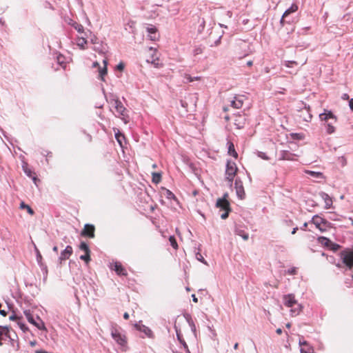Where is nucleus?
Returning a JSON list of instances; mask_svg holds the SVG:
<instances>
[{"label": "nucleus", "mask_w": 353, "mask_h": 353, "mask_svg": "<svg viewBox=\"0 0 353 353\" xmlns=\"http://www.w3.org/2000/svg\"><path fill=\"white\" fill-rule=\"evenodd\" d=\"M283 304L290 307V314L292 316H297L301 311L302 307L299 304L295 299V296L293 294H285L283 297Z\"/></svg>", "instance_id": "obj_1"}, {"label": "nucleus", "mask_w": 353, "mask_h": 353, "mask_svg": "<svg viewBox=\"0 0 353 353\" xmlns=\"http://www.w3.org/2000/svg\"><path fill=\"white\" fill-rule=\"evenodd\" d=\"M319 118L321 121L326 122V132L327 134H332L335 132V128L333 123L336 122V117L331 112L325 110L323 113L319 114Z\"/></svg>", "instance_id": "obj_2"}, {"label": "nucleus", "mask_w": 353, "mask_h": 353, "mask_svg": "<svg viewBox=\"0 0 353 353\" xmlns=\"http://www.w3.org/2000/svg\"><path fill=\"white\" fill-rule=\"evenodd\" d=\"M311 223L314 224L316 228L322 232L332 228V223L323 218L320 214L314 215L312 218Z\"/></svg>", "instance_id": "obj_3"}, {"label": "nucleus", "mask_w": 353, "mask_h": 353, "mask_svg": "<svg viewBox=\"0 0 353 353\" xmlns=\"http://www.w3.org/2000/svg\"><path fill=\"white\" fill-rule=\"evenodd\" d=\"M227 196L228 194H225L223 197L219 199L216 203V207L219 208L221 210L224 211V212L221 215V218L222 219L228 218L230 211V203L226 199Z\"/></svg>", "instance_id": "obj_4"}, {"label": "nucleus", "mask_w": 353, "mask_h": 353, "mask_svg": "<svg viewBox=\"0 0 353 353\" xmlns=\"http://www.w3.org/2000/svg\"><path fill=\"white\" fill-rule=\"evenodd\" d=\"M237 166L235 162L228 160L226 163L225 169V179L230 182L232 183L234 177L237 172Z\"/></svg>", "instance_id": "obj_5"}, {"label": "nucleus", "mask_w": 353, "mask_h": 353, "mask_svg": "<svg viewBox=\"0 0 353 353\" xmlns=\"http://www.w3.org/2000/svg\"><path fill=\"white\" fill-rule=\"evenodd\" d=\"M111 336L118 345L123 347H126V336L125 334H122L118 329L112 327L111 330Z\"/></svg>", "instance_id": "obj_6"}, {"label": "nucleus", "mask_w": 353, "mask_h": 353, "mask_svg": "<svg viewBox=\"0 0 353 353\" xmlns=\"http://www.w3.org/2000/svg\"><path fill=\"white\" fill-rule=\"evenodd\" d=\"M341 257L343 263L352 270L353 268V250H343L341 252Z\"/></svg>", "instance_id": "obj_7"}, {"label": "nucleus", "mask_w": 353, "mask_h": 353, "mask_svg": "<svg viewBox=\"0 0 353 353\" xmlns=\"http://www.w3.org/2000/svg\"><path fill=\"white\" fill-rule=\"evenodd\" d=\"M234 188L236 190L237 196L241 199H243L245 198V193L244 191L243 183L239 178H236L235 180Z\"/></svg>", "instance_id": "obj_8"}, {"label": "nucleus", "mask_w": 353, "mask_h": 353, "mask_svg": "<svg viewBox=\"0 0 353 353\" xmlns=\"http://www.w3.org/2000/svg\"><path fill=\"white\" fill-rule=\"evenodd\" d=\"M114 106L119 116H122V119L125 120V123H127L128 121L125 119V117L126 116V108L123 106L122 103L119 99H115L114 100Z\"/></svg>", "instance_id": "obj_9"}, {"label": "nucleus", "mask_w": 353, "mask_h": 353, "mask_svg": "<svg viewBox=\"0 0 353 353\" xmlns=\"http://www.w3.org/2000/svg\"><path fill=\"white\" fill-rule=\"evenodd\" d=\"M94 230H95V228L93 225L87 223L85 225L84 228L81 231V234L83 236L94 238Z\"/></svg>", "instance_id": "obj_10"}, {"label": "nucleus", "mask_w": 353, "mask_h": 353, "mask_svg": "<svg viewBox=\"0 0 353 353\" xmlns=\"http://www.w3.org/2000/svg\"><path fill=\"white\" fill-rule=\"evenodd\" d=\"M73 252L72 246L67 245L66 248L61 252L59 257V261L60 264H62L63 261L69 259Z\"/></svg>", "instance_id": "obj_11"}, {"label": "nucleus", "mask_w": 353, "mask_h": 353, "mask_svg": "<svg viewBox=\"0 0 353 353\" xmlns=\"http://www.w3.org/2000/svg\"><path fill=\"white\" fill-rule=\"evenodd\" d=\"M134 327L139 330V332L143 333L145 336L148 337H152V330L145 325H143L141 323V321H139V323H137L134 324Z\"/></svg>", "instance_id": "obj_12"}, {"label": "nucleus", "mask_w": 353, "mask_h": 353, "mask_svg": "<svg viewBox=\"0 0 353 353\" xmlns=\"http://www.w3.org/2000/svg\"><path fill=\"white\" fill-rule=\"evenodd\" d=\"M68 24L71 26L72 28H74L79 33L85 34V37H88V34H91V32L90 30H88V32H85L84 28L81 24L72 19L70 20Z\"/></svg>", "instance_id": "obj_13"}, {"label": "nucleus", "mask_w": 353, "mask_h": 353, "mask_svg": "<svg viewBox=\"0 0 353 353\" xmlns=\"http://www.w3.org/2000/svg\"><path fill=\"white\" fill-rule=\"evenodd\" d=\"M103 63L104 64V67L103 68H101L99 67V64L98 63V62H94L93 63V65L92 66L94 68H96V67H99V79L102 81H104V77L105 75H106L107 74V64H108V61L106 59H104L103 61Z\"/></svg>", "instance_id": "obj_14"}, {"label": "nucleus", "mask_w": 353, "mask_h": 353, "mask_svg": "<svg viewBox=\"0 0 353 353\" xmlns=\"http://www.w3.org/2000/svg\"><path fill=\"white\" fill-rule=\"evenodd\" d=\"M7 338L10 339V341H14L12 337L10 330H9L8 327L0 326V339L5 340Z\"/></svg>", "instance_id": "obj_15"}, {"label": "nucleus", "mask_w": 353, "mask_h": 353, "mask_svg": "<svg viewBox=\"0 0 353 353\" xmlns=\"http://www.w3.org/2000/svg\"><path fill=\"white\" fill-rule=\"evenodd\" d=\"M146 30L150 40L157 41L159 39V36L155 26H150V27H148Z\"/></svg>", "instance_id": "obj_16"}, {"label": "nucleus", "mask_w": 353, "mask_h": 353, "mask_svg": "<svg viewBox=\"0 0 353 353\" xmlns=\"http://www.w3.org/2000/svg\"><path fill=\"white\" fill-rule=\"evenodd\" d=\"M321 199L325 201V208L330 209L332 205V200L331 197L325 192H321L319 193Z\"/></svg>", "instance_id": "obj_17"}, {"label": "nucleus", "mask_w": 353, "mask_h": 353, "mask_svg": "<svg viewBox=\"0 0 353 353\" xmlns=\"http://www.w3.org/2000/svg\"><path fill=\"white\" fill-rule=\"evenodd\" d=\"M294 154L291 153L288 150H282L280 152V160H294Z\"/></svg>", "instance_id": "obj_18"}, {"label": "nucleus", "mask_w": 353, "mask_h": 353, "mask_svg": "<svg viewBox=\"0 0 353 353\" xmlns=\"http://www.w3.org/2000/svg\"><path fill=\"white\" fill-rule=\"evenodd\" d=\"M114 270L118 275H126V270L123 268L121 263L116 262L114 265Z\"/></svg>", "instance_id": "obj_19"}, {"label": "nucleus", "mask_w": 353, "mask_h": 353, "mask_svg": "<svg viewBox=\"0 0 353 353\" xmlns=\"http://www.w3.org/2000/svg\"><path fill=\"white\" fill-rule=\"evenodd\" d=\"M235 234L238 236H241L243 239L245 241H247L249 239L248 233L244 231V230H243L241 228H236Z\"/></svg>", "instance_id": "obj_20"}, {"label": "nucleus", "mask_w": 353, "mask_h": 353, "mask_svg": "<svg viewBox=\"0 0 353 353\" xmlns=\"http://www.w3.org/2000/svg\"><path fill=\"white\" fill-rule=\"evenodd\" d=\"M176 337H177V339L179 341V343L183 345V348L185 349V352L186 353H190V350L188 349L187 343H185V340L183 339L182 335L181 334V333L179 332L177 330H176Z\"/></svg>", "instance_id": "obj_21"}, {"label": "nucleus", "mask_w": 353, "mask_h": 353, "mask_svg": "<svg viewBox=\"0 0 353 353\" xmlns=\"http://www.w3.org/2000/svg\"><path fill=\"white\" fill-rule=\"evenodd\" d=\"M228 153L234 157L235 159H236L238 157V154L237 152H236L235 149H234V145L233 144V143L230 142V141H228Z\"/></svg>", "instance_id": "obj_22"}, {"label": "nucleus", "mask_w": 353, "mask_h": 353, "mask_svg": "<svg viewBox=\"0 0 353 353\" xmlns=\"http://www.w3.org/2000/svg\"><path fill=\"white\" fill-rule=\"evenodd\" d=\"M88 37H85V35L83 36V37H79L77 39V46L81 48V49H85V45L88 43V41L86 39V38H88Z\"/></svg>", "instance_id": "obj_23"}, {"label": "nucleus", "mask_w": 353, "mask_h": 353, "mask_svg": "<svg viewBox=\"0 0 353 353\" xmlns=\"http://www.w3.org/2000/svg\"><path fill=\"white\" fill-rule=\"evenodd\" d=\"M234 108L239 109L243 103V96L235 97L234 98Z\"/></svg>", "instance_id": "obj_24"}, {"label": "nucleus", "mask_w": 353, "mask_h": 353, "mask_svg": "<svg viewBox=\"0 0 353 353\" xmlns=\"http://www.w3.org/2000/svg\"><path fill=\"white\" fill-rule=\"evenodd\" d=\"M298 10V6L296 4H292L288 9H287L283 14V18H287L288 16L296 12Z\"/></svg>", "instance_id": "obj_25"}, {"label": "nucleus", "mask_w": 353, "mask_h": 353, "mask_svg": "<svg viewBox=\"0 0 353 353\" xmlns=\"http://www.w3.org/2000/svg\"><path fill=\"white\" fill-rule=\"evenodd\" d=\"M23 313L29 323H30L32 325L36 324V320L34 319L32 314L30 312V310H24Z\"/></svg>", "instance_id": "obj_26"}, {"label": "nucleus", "mask_w": 353, "mask_h": 353, "mask_svg": "<svg viewBox=\"0 0 353 353\" xmlns=\"http://www.w3.org/2000/svg\"><path fill=\"white\" fill-rule=\"evenodd\" d=\"M36 324H33L35 327H37L40 330H46V327L43 321L40 319L39 316H37Z\"/></svg>", "instance_id": "obj_27"}, {"label": "nucleus", "mask_w": 353, "mask_h": 353, "mask_svg": "<svg viewBox=\"0 0 353 353\" xmlns=\"http://www.w3.org/2000/svg\"><path fill=\"white\" fill-rule=\"evenodd\" d=\"M319 241L326 247H330L331 246V244H332V242L329 239L325 236H320L319 238Z\"/></svg>", "instance_id": "obj_28"}, {"label": "nucleus", "mask_w": 353, "mask_h": 353, "mask_svg": "<svg viewBox=\"0 0 353 353\" xmlns=\"http://www.w3.org/2000/svg\"><path fill=\"white\" fill-rule=\"evenodd\" d=\"M152 182L158 184L161 181V174L160 172H152Z\"/></svg>", "instance_id": "obj_29"}, {"label": "nucleus", "mask_w": 353, "mask_h": 353, "mask_svg": "<svg viewBox=\"0 0 353 353\" xmlns=\"http://www.w3.org/2000/svg\"><path fill=\"white\" fill-rule=\"evenodd\" d=\"M20 208L27 210V212L30 215H33L34 214V210L27 204H26L24 202H21L20 203Z\"/></svg>", "instance_id": "obj_30"}, {"label": "nucleus", "mask_w": 353, "mask_h": 353, "mask_svg": "<svg viewBox=\"0 0 353 353\" xmlns=\"http://www.w3.org/2000/svg\"><path fill=\"white\" fill-rule=\"evenodd\" d=\"M301 353H313L314 349L308 343L306 345H305L301 348Z\"/></svg>", "instance_id": "obj_31"}, {"label": "nucleus", "mask_w": 353, "mask_h": 353, "mask_svg": "<svg viewBox=\"0 0 353 353\" xmlns=\"http://www.w3.org/2000/svg\"><path fill=\"white\" fill-rule=\"evenodd\" d=\"M310 176L317 178V179H322L323 175V173L320 172H314V171H307L306 172Z\"/></svg>", "instance_id": "obj_32"}, {"label": "nucleus", "mask_w": 353, "mask_h": 353, "mask_svg": "<svg viewBox=\"0 0 353 353\" xmlns=\"http://www.w3.org/2000/svg\"><path fill=\"white\" fill-rule=\"evenodd\" d=\"M42 272H43V274L44 276V277H46L47 275H48V268H47V265L43 263V262H41L39 263H38Z\"/></svg>", "instance_id": "obj_33"}, {"label": "nucleus", "mask_w": 353, "mask_h": 353, "mask_svg": "<svg viewBox=\"0 0 353 353\" xmlns=\"http://www.w3.org/2000/svg\"><path fill=\"white\" fill-rule=\"evenodd\" d=\"M79 248L84 251L85 253H90V250L88 245L85 242H81L79 245Z\"/></svg>", "instance_id": "obj_34"}, {"label": "nucleus", "mask_w": 353, "mask_h": 353, "mask_svg": "<svg viewBox=\"0 0 353 353\" xmlns=\"http://www.w3.org/2000/svg\"><path fill=\"white\" fill-rule=\"evenodd\" d=\"M199 22L200 23V25L198 27L197 31L199 34H201L204 30L205 22L203 19H199Z\"/></svg>", "instance_id": "obj_35"}, {"label": "nucleus", "mask_w": 353, "mask_h": 353, "mask_svg": "<svg viewBox=\"0 0 353 353\" xmlns=\"http://www.w3.org/2000/svg\"><path fill=\"white\" fill-rule=\"evenodd\" d=\"M204 48L201 46H196L193 50L194 55H198L203 53Z\"/></svg>", "instance_id": "obj_36"}, {"label": "nucleus", "mask_w": 353, "mask_h": 353, "mask_svg": "<svg viewBox=\"0 0 353 353\" xmlns=\"http://www.w3.org/2000/svg\"><path fill=\"white\" fill-rule=\"evenodd\" d=\"M80 259L84 261L88 264L91 260L90 253H85V254L80 256Z\"/></svg>", "instance_id": "obj_37"}, {"label": "nucleus", "mask_w": 353, "mask_h": 353, "mask_svg": "<svg viewBox=\"0 0 353 353\" xmlns=\"http://www.w3.org/2000/svg\"><path fill=\"white\" fill-rule=\"evenodd\" d=\"M17 324L19 325V327H20V329L23 332H26L28 328V327L26 326V325L23 323L21 322V320H19L18 322H17Z\"/></svg>", "instance_id": "obj_38"}, {"label": "nucleus", "mask_w": 353, "mask_h": 353, "mask_svg": "<svg viewBox=\"0 0 353 353\" xmlns=\"http://www.w3.org/2000/svg\"><path fill=\"white\" fill-rule=\"evenodd\" d=\"M35 251H36V253H37V256H36V258H37V261L38 263H41V262H43V258H42V256L39 252V250L35 248Z\"/></svg>", "instance_id": "obj_39"}, {"label": "nucleus", "mask_w": 353, "mask_h": 353, "mask_svg": "<svg viewBox=\"0 0 353 353\" xmlns=\"http://www.w3.org/2000/svg\"><path fill=\"white\" fill-rule=\"evenodd\" d=\"M165 196L168 199H174V194L169 190L165 189Z\"/></svg>", "instance_id": "obj_40"}, {"label": "nucleus", "mask_w": 353, "mask_h": 353, "mask_svg": "<svg viewBox=\"0 0 353 353\" xmlns=\"http://www.w3.org/2000/svg\"><path fill=\"white\" fill-rule=\"evenodd\" d=\"M115 138L117 139V141L121 145L122 139H124V136L120 133H116Z\"/></svg>", "instance_id": "obj_41"}, {"label": "nucleus", "mask_w": 353, "mask_h": 353, "mask_svg": "<svg viewBox=\"0 0 353 353\" xmlns=\"http://www.w3.org/2000/svg\"><path fill=\"white\" fill-rule=\"evenodd\" d=\"M170 242L171 245L174 248H176L178 247L177 243H176V240H175L174 236H170Z\"/></svg>", "instance_id": "obj_42"}, {"label": "nucleus", "mask_w": 353, "mask_h": 353, "mask_svg": "<svg viewBox=\"0 0 353 353\" xmlns=\"http://www.w3.org/2000/svg\"><path fill=\"white\" fill-rule=\"evenodd\" d=\"M293 65H297V63L295 61H287L285 63V65L288 68L292 67Z\"/></svg>", "instance_id": "obj_43"}, {"label": "nucleus", "mask_w": 353, "mask_h": 353, "mask_svg": "<svg viewBox=\"0 0 353 353\" xmlns=\"http://www.w3.org/2000/svg\"><path fill=\"white\" fill-rule=\"evenodd\" d=\"M9 319L11 321H17V322L21 319V317L18 316L16 314H12L10 316Z\"/></svg>", "instance_id": "obj_44"}, {"label": "nucleus", "mask_w": 353, "mask_h": 353, "mask_svg": "<svg viewBox=\"0 0 353 353\" xmlns=\"http://www.w3.org/2000/svg\"><path fill=\"white\" fill-rule=\"evenodd\" d=\"M185 79H187V81H188V82H192V81H195V80H198V79H199V77H191L190 75H188V76L185 77Z\"/></svg>", "instance_id": "obj_45"}, {"label": "nucleus", "mask_w": 353, "mask_h": 353, "mask_svg": "<svg viewBox=\"0 0 353 353\" xmlns=\"http://www.w3.org/2000/svg\"><path fill=\"white\" fill-rule=\"evenodd\" d=\"M196 259H197L199 261H201V262H203V263H206V262L204 261L203 257L202 256V255H201L199 252H197V253L196 254Z\"/></svg>", "instance_id": "obj_46"}, {"label": "nucleus", "mask_w": 353, "mask_h": 353, "mask_svg": "<svg viewBox=\"0 0 353 353\" xmlns=\"http://www.w3.org/2000/svg\"><path fill=\"white\" fill-rule=\"evenodd\" d=\"M288 273L291 275H294L296 274V268H292L288 270Z\"/></svg>", "instance_id": "obj_47"}, {"label": "nucleus", "mask_w": 353, "mask_h": 353, "mask_svg": "<svg viewBox=\"0 0 353 353\" xmlns=\"http://www.w3.org/2000/svg\"><path fill=\"white\" fill-rule=\"evenodd\" d=\"M91 36V38H90V41L91 43H92L93 44H97L98 42H97V37L94 35H92V34H90Z\"/></svg>", "instance_id": "obj_48"}, {"label": "nucleus", "mask_w": 353, "mask_h": 353, "mask_svg": "<svg viewBox=\"0 0 353 353\" xmlns=\"http://www.w3.org/2000/svg\"><path fill=\"white\" fill-rule=\"evenodd\" d=\"M331 250H334V251H336L339 248V245L336 244V243H332V244H331V246H330Z\"/></svg>", "instance_id": "obj_49"}, {"label": "nucleus", "mask_w": 353, "mask_h": 353, "mask_svg": "<svg viewBox=\"0 0 353 353\" xmlns=\"http://www.w3.org/2000/svg\"><path fill=\"white\" fill-rule=\"evenodd\" d=\"M299 344L301 347V348L305 345H306L307 344H308V343L306 341H304V340H302L301 339H299Z\"/></svg>", "instance_id": "obj_50"}, {"label": "nucleus", "mask_w": 353, "mask_h": 353, "mask_svg": "<svg viewBox=\"0 0 353 353\" xmlns=\"http://www.w3.org/2000/svg\"><path fill=\"white\" fill-rule=\"evenodd\" d=\"M11 343H12V345L15 348L16 350H19V344L18 342L16 343V345H15V340L14 341H11Z\"/></svg>", "instance_id": "obj_51"}, {"label": "nucleus", "mask_w": 353, "mask_h": 353, "mask_svg": "<svg viewBox=\"0 0 353 353\" xmlns=\"http://www.w3.org/2000/svg\"><path fill=\"white\" fill-rule=\"evenodd\" d=\"M94 50L98 51L99 53H103L105 48L103 46H101V48L99 49L98 47H94Z\"/></svg>", "instance_id": "obj_52"}, {"label": "nucleus", "mask_w": 353, "mask_h": 353, "mask_svg": "<svg viewBox=\"0 0 353 353\" xmlns=\"http://www.w3.org/2000/svg\"><path fill=\"white\" fill-rule=\"evenodd\" d=\"M117 68L119 70H123L124 68V64L123 63H120L117 65Z\"/></svg>", "instance_id": "obj_53"}, {"label": "nucleus", "mask_w": 353, "mask_h": 353, "mask_svg": "<svg viewBox=\"0 0 353 353\" xmlns=\"http://www.w3.org/2000/svg\"><path fill=\"white\" fill-rule=\"evenodd\" d=\"M259 157H260L261 158L265 159V160L268 159V157H267V155L263 152H260L259 154Z\"/></svg>", "instance_id": "obj_54"}, {"label": "nucleus", "mask_w": 353, "mask_h": 353, "mask_svg": "<svg viewBox=\"0 0 353 353\" xmlns=\"http://www.w3.org/2000/svg\"><path fill=\"white\" fill-rule=\"evenodd\" d=\"M285 19L286 18H283V17H281V21H280V23L281 24V26H284L285 23H290V21H285Z\"/></svg>", "instance_id": "obj_55"}, {"label": "nucleus", "mask_w": 353, "mask_h": 353, "mask_svg": "<svg viewBox=\"0 0 353 353\" xmlns=\"http://www.w3.org/2000/svg\"><path fill=\"white\" fill-rule=\"evenodd\" d=\"M349 106H350V108L353 111V99H351L349 101Z\"/></svg>", "instance_id": "obj_56"}, {"label": "nucleus", "mask_w": 353, "mask_h": 353, "mask_svg": "<svg viewBox=\"0 0 353 353\" xmlns=\"http://www.w3.org/2000/svg\"><path fill=\"white\" fill-rule=\"evenodd\" d=\"M341 98L343 100H347V99H349V95L345 93L342 95Z\"/></svg>", "instance_id": "obj_57"}, {"label": "nucleus", "mask_w": 353, "mask_h": 353, "mask_svg": "<svg viewBox=\"0 0 353 353\" xmlns=\"http://www.w3.org/2000/svg\"><path fill=\"white\" fill-rule=\"evenodd\" d=\"M0 314L2 315L3 316H6L7 315V312L3 310H0Z\"/></svg>", "instance_id": "obj_58"}, {"label": "nucleus", "mask_w": 353, "mask_h": 353, "mask_svg": "<svg viewBox=\"0 0 353 353\" xmlns=\"http://www.w3.org/2000/svg\"><path fill=\"white\" fill-rule=\"evenodd\" d=\"M10 333L12 334V337L14 339V337L17 338V336L15 333V332L12 330H10Z\"/></svg>", "instance_id": "obj_59"}, {"label": "nucleus", "mask_w": 353, "mask_h": 353, "mask_svg": "<svg viewBox=\"0 0 353 353\" xmlns=\"http://www.w3.org/2000/svg\"><path fill=\"white\" fill-rule=\"evenodd\" d=\"M192 301H193L194 303H197V302H198V299L196 298V296H195V294H192Z\"/></svg>", "instance_id": "obj_60"}, {"label": "nucleus", "mask_w": 353, "mask_h": 353, "mask_svg": "<svg viewBox=\"0 0 353 353\" xmlns=\"http://www.w3.org/2000/svg\"><path fill=\"white\" fill-rule=\"evenodd\" d=\"M221 36H220L219 37V39L214 42V45L215 46H218L219 43H220V41H221Z\"/></svg>", "instance_id": "obj_61"}, {"label": "nucleus", "mask_w": 353, "mask_h": 353, "mask_svg": "<svg viewBox=\"0 0 353 353\" xmlns=\"http://www.w3.org/2000/svg\"><path fill=\"white\" fill-rule=\"evenodd\" d=\"M123 318L125 319H129V314L128 312H125L124 314H123Z\"/></svg>", "instance_id": "obj_62"}, {"label": "nucleus", "mask_w": 353, "mask_h": 353, "mask_svg": "<svg viewBox=\"0 0 353 353\" xmlns=\"http://www.w3.org/2000/svg\"><path fill=\"white\" fill-rule=\"evenodd\" d=\"M276 334H282V330L281 328H278L276 330Z\"/></svg>", "instance_id": "obj_63"}, {"label": "nucleus", "mask_w": 353, "mask_h": 353, "mask_svg": "<svg viewBox=\"0 0 353 353\" xmlns=\"http://www.w3.org/2000/svg\"><path fill=\"white\" fill-rule=\"evenodd\" d=\"M252 64H253L252 61H248L247 62V63H246V65H247L248 66H252Z\"/></svg>", "instance_id": "obj_64"}]
</instances>
